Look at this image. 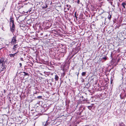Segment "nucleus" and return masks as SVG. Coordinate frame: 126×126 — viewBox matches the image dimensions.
I'll use <instances>...</instances> for the list:
<instances>
[{"mask_svg": "<svg viewBox=\"0 0 126 126\" xmlns=\"http://www.w3.org/2000/svg\"><path fill=\"white\" fill-rule=\"evenodd\" d=\"M64 10L65 12H66L68 11V10H67V9H65V10L64 9Z\"/></svg>", "mask_w": 126, "mask_h": 126, "instance_id": "obj_20", "label": "nucleus"}, {"mask_svg": "<svg viewBox=\"0 0 126 126\" xmlns=\"http://www.w3.org/2000/svg\"><path fill=\"white\" fill-rule=\"evenodd\" d=\"M50 122L49 120H47L46 122H43L42 123L43 126H47L50 124Z\"/></svg>", "mask_w": 126, "mask_h": 126, "instance_id": "obj_4", "label": "nucleus"}, {"mask_svg": "<svg viewBox=\"0 0 126 126\" xmlns=\"http://www.w3.org/2000/svg\"><path fill=\"white\" fill-rule=\"evenodd\" d=\"M16 36L14 35L12 38L11 43L12 45H14L16 43L17 41Z\"/></svg>", "mask_w": 126, "mask_h": 126, "instance_id": "obj_3", "label": "nucleus"}, {"mask_svg": "<svg viewBox=\"0 0 126 126\" xmlns=\"http://www.w3.org/2000/svg\"><path fill=\"white\" fill-rule=\"evenodd\" d=\"M42 97V96H38L37 97V98L38 99H41Z\"/></svg>", "mask_w": 126, "mask_h": 126, "instance_id": "obj_13", "label": "nucleus"}, {"mask_svg": "<svg viewBox=\"0 0 126 126\" xmlns=\"http://www.w3.org/2000/svg\"><path fill=\"white\" fill-rule=\"evenodd\" d=\"M89 109L91 110L92 108V107L91 106H89L88 107Z\"/></svg>", "mask_w": 126, "mask_h": 126, "instance_id": "obj_14", "label": "nucleus"}, {"mask_svg": "<svg viewBox=\"0 0 126 126\" xmlns=\"http://www.w3.org/2000/svg\"><path fill=\"white\" fill-rule=\"evenodd\" d=\"M62 75H63V76H64L65 75V73L64 72L62 74Z\"/></svg>", "mask_w": 126, "mask_h": 126, "instance_id": "obj_21", "label": "nucleus"}, {"mask_svg": "<svg viewBox=\"0 0 126 126\" xmlns=\"http://www.w3.org/2000/svg\"><path fill=\"white\" fill-rule=\"evenodd\" d=\"M20 60H21V61H23V58H20Z\"/></svg>", "mask_w": 126, "mask_h": 126, "instance_id": "obj_22", "label": "nucleus"}, {"mask_svg": "<svg viewBox=\"0 0 126 126\" xmlns=\"http://www.w3.org/2000/svg\"><path fill=\"white\" fill-rule=\"evenodd\" d=\"M4 60V59L3 58H1L0 59V63L2 66L1 68H2V71L5 69L6 68V66L5 65Z\"/></svg>", "mask_w": 126, "mask_h": 126, "instance_id": "obj_2", "label": "nucleus"}, {"mask_svg": "<svg viewBox=\"0 0 126 126\" xmlns=\"http://www.w3.org/2000/svg\"><path fill=\"white\" fill-rule=\"evenodd\" d=\"M76 12L75 13V17L76 18H77V17L76 16Z\"/></svg>", "mask_w": 126, "mask_h": 126, "instance_id": "obj_17", "label": "nucleus"}, {"mask_svg": "<svg viewBox=\"0 0 126 126\" xmlns=\"http://www.w3.org/2000/svg\"><path fill=\"white\" fill-rule=\"evenodd\" d=\"M10 24H11V23L12 25V26H10V30L11 32L13 33L15 30V25L14 23V21L12 19L11 17L10 18Z\"/></svg>", "mask_w": 126, "mask_h": 126, "instance_id": "obj_1", "label": "nucleus"}, {"mask_svg": "<svg viewBox=\"0 0 126 126\" xmlns=\"http://www.w3.org/2000/svg\"><path fill=\"white\" fill-rule=\"evenodd\" d=\"M86 74V72H82L81 74L82 76H85Z\"/></svg>", "mask_w": 126, "mask_h": 126, "instance_id": "obj_11", "label": "nucleus"}, {"mask_svg": "<svg viewBox=\"0 0 126 126\" xmlns=\"http://www.w3.org/2000/svg\"><path fill=\"white\" fill-rule=\"evenodd\" d=\"M77 73V75L78 76V75H79V72H78V73Z\"/></svg>", "mask_w": 126, "mask_h": 126, "instance_id": "obj_24", "label": "nucleus"}, {"mask_svg": "<svg viewBox=\"0 0 126 126\" xmlns=\"http://www.w3.org/2000/svg\"><path fill=\"white\" fill-rule=\"evenodd\" d=\"M4 93H6V90H4Z\"/></svg>", "mask_w": 126, "mask_h": 126, "instance_id": "obj_25", "label": "nucleus"}, {"mask_svg": "<svg viewBox=\"0 0 126 126\" xmlns=\"http://www.w3.org/2000/svg\"><path fill=\"white\" fill-rule=\"evenodd\" d=\"M19 64L20 65V67H21V66L22 65V63H19Z\"/></svg>", "mask_w": 126, "mask_h": 126, "instance_id": "obj_19", "label": "nucleus"}, {"mask_svg": "<svg viewBox=\"0 0 126 126\" xmlns=\"http://www.w3.org/2000/svg\"><path fill=\"white\" fill-rule=\"evenodd\" d=\"M3 27H2V30H3Z\"/></svg>", "mask_w": 126, "mask_h": 126, "instance_id": "obj_27", "label": "nucleus"}, {"mask_svg": "<svg viewBox=\"0 0 126 126\" xmlns=\"http://www.w3.org/2000/svg\"><path fill=\"white\" fill-rule=\"evenodd\" d=\"M17 52L16 53H15L14 54H9L10 56L11 57H14L15 56L16 54L17 53Z\"/></svg>", "mask_w": 126, "mask_h": 126, "instance_id": "obj_8", "label": "nucleus"}, {"mask_svg": "<svg viewBox=\"0 0 126 126\" xmlns=\"http://www.w3.org/2000/svg\"><path fill=\"white\" fill-rule=\"evenodd\" d=\"M102 59H104L105 61L107 59V58L105 57H104L102 58Z\"/></svg>", "mask_w": 126, "mask_h": 126, "instance_id": "obj_16", "label": "nucleus"}, {"mask_svg": "<svg viewBox=\"0 0 126 126\" xmlns=\"http://www.w3.org/2000/svg\"><path fill=\"white\" fill-rule=\"evenodd\" d=\"M14 45V46H13V50L15 51L17 49V48L18 47V46L17 44H15Z\"/></svg>", "mask_w": 126, "mask_h": 126, "instance_id": "obj_5", "label": "nucleus"}, {"mask_svg": "<svg viewBox=\"0 0 126 126\" xmlns=\"http://www.w3.org/2000/svg\"><path fill=\"white\" fill-rule=\"evenodd\" d=\"M126 4L125 2L122 3V5L123 6V7L124 8H125V6L126 5Z\"/></svg>", "mask_w": 126, "mask_h": 126, "instance_id": "obj_10", "label": "nucleus"}, {"mask_svg": "<svg viewBox=\"0 0 126 126\" xmlns=\"http://www.w3.org/2000/svg\"><path fill=\"white\" fill-rule=\"evenodd\" d=\"M71 7L70 5H67L65 7L64 9V10L67 9V10H69V8Z\"/></svg>", "mask_w": 126, "mask_h": 126, "instance_id": "obj_6", "label": "nucleus"}, {"mask_svg": "<svg viewBox=\"0 0 126 126\" xmlns=\"http://www.w3.org/2000/svg\"><path fill=\"white\" fill-rule=\"evenodd\" d=\"M37 93V92L36 91V92L35 93H34V94H36Z\"/></svg>", "mask_w": 126, "mask_h": 126, "instance_id": "obj_26", "label": "nucleus"}, {"mask_svg": "<svg viewBox=\"0 0 126 126\" xmlns=\"http://www.w3.org/2000/svg\"><path fill=\"white\" fill-rule=\"evenodd\" d=\"M31 11V9H29V10H28V12H30H30Z\"/></svg>", "mask_w": 126, "mask_h": 126, "instance_id": "obj_23", "label": "nucleus"}, {"mask_svg": "<svg viewBox=\"0 0 126 126\" xmlns=\"http://www.w3.org/2000/svg\"><path fill=\"white\" fill-rule=\"evenodd\" d=\"M80 2V1L79 0H78L77 1V3L79 4V3Z\"/></svg>", "mask_w": 126, "mask_h": 126, "instance_id": "obj_18", "label": "nucleus"}, {"mask_svg": "<svg viewBox=\"0 0 126 126\" xmlns=\"http://www.w3.org/2000/svg\"><path fill=\"white\" fill-rule=\"evenodd\" d=\"M55 79L56 81H58L59 80V77L57 75H56L55 76Z\"/></svg>", "mask_w": 126, "mask_h": 126, "instance_id": "obj_9", "label": "nucleus"}, {"mask_svg": "<svg viewBox=\"0 0 126 126\" xmlns=\"http://www.w3.org/2000/svg\"><path fill=\"white\" fill-rule=\"evenodd\" d=\"M21 75H24V76H25L28 75V74L26 73L25 72H21L20 73Z\"/></svg>", "mask_w": 126, "mask_h": 126, "instance_id": "obj_7", "label": "nucleus"}, {"mask_svg": "<svg viewBox=\"0 0 126 126\" xmlns=\"http://www.w3.org/2000/svg\"><path fill=\"white\" fill-rule=\"evenodd\" d=\"M47 6L46 4H45V5L44 6L42 7V8L43 9L45 8H47Z\"/></svg>", "mask_w": 126, "mask_h": 126, "instance_id": "obj_12", "label": "nucleus"}, {"mask_svg": "<svg viewBox=\"0 0 126 126\" xmlns=\"http://www.w3.org/2000/svg\"><path fill=\"white\" fill-rule=\"evenodd\" d=\"M111 15H110V16H109L108 17V18L109 19V20H110L111 18Z\"/></svg>", "mask_w": 126, "mask_h": 126, "instance_id": "obj_15", "label": "nucleus"}]
</instances>
